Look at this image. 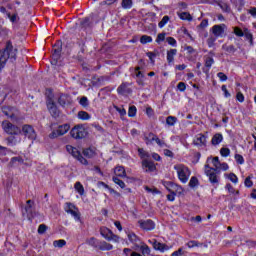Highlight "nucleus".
I'll use <instances>...</instances> for the list:
<instances>
[{"label": "nucleus", "instance_id": "6e6552de", "mask_svg": "<svg viewBox=\"0 0 256 256\" xmlns=\"http://www.w3.org/2000/svg\"><path fill=\"white\" fill-rule=\"evenodd\" d=\"M69 129H71V126L69 124H63L58 126L56 130H53L49 134L50 139H57V137H62V135H65L69 132Z\"/></svg>", "mask_w": 256, "mask_h": 256}, {"label": "nucleus", "instance_id": "4be33fe9", "mask_svg": "<svg viewBox=\"0 0 256 256\" xmlns=\"http://www.w3.org/2000/svg\"><path fill=\"white\" fill-rule=\"evenodd\" d=\"M98 248L100 249V251H111L113 249V246L110 243L102 241L99 243Z\"/></svg>", "mask_w": 256, "mask_h": 256}, {"label": "nucleus", "instance_id": "aec40b11", "mask_svg": "<svg viewBox=\"0 0 256 256\" xmlns=\"http://www.w3.org/2000/svg\"><path fill=\"white\" fill-rule=\"evenodd\" d=\"M84 157H87V159H93L97 155V151L95 148H86L83 150Z\"/></svg>", "mask_w": 256, "mask_h": 256}, {"label": "nucleus", "instance_id": "c9c22d12", "mask_svg": "<svg viewBox=\"0 0 256 256\" xmlns=\"http://www.w3.org/2000/svg\"><path fill=\"white\" fill-rule=\"evenodd\" d=\"M127 237L129 239V241L131 243H133L134 245L137 244V242L139 241V237H137L136 234L133 232H129Z\"/></svg>", "mask_w": 256, "mask_h": 256}, {"label": "nucleus", "instance_id": "f704fd0d", "mask_svg": "<svg viewBox=\"0 0 256 256\" xmlns=\"http://www.w3.org/2000/svg\"><path fill=\"white\" fill-rule=\"evenodd\" d=\"M175 123H177V117H175V116H168L166 118V124L169 127H174Z\"/></svg>", "mask_w": 256, "mask_h": 256}, {"label": "nucleus", "instance_id": "338daca9", "mask_svg": "<svg viewBox=\"0 0 256 256\" xmlns=\"http://www.w3.org/2000/svg\"><path fill=\"white\" fill-rule=\"evenodd\" d=\"M80 25H81V27H89V25H90L89 18L82 19L80 22Z\"/></svg>", "mask_w": 256, "mask_h": 256}, {"label": "nucleus", "instance_id": "5fc2aeb1", "mask_svg": "<svg viewBox=\"0 0 256 256\" xmlns=\"http://www.w3.org/2000/svg\"><path fill=\"white\" fill-rule=\"evenodd\" d=\"M220 154L222 155V157H229V155L231 154V150H229V148H221Z\"/></svg>", "mask_w": 256, "mask_h": 256}, {"label": "nucleus", "instance_id": "a878e982", "mask_svg": "<svg viewBox=\"0 0 256 256\" xmlns=\"http://www.w3.org/2000/svg\"><path fill=\"white\" fill-rule=\"evenodd\" d=\"M223 141V135L221 133H217L212 137L211 143L212 145H219Z\"/></svg>", "mask_w": 256, "mask_h": 256}, {"label": "nucleus", "instance_id": "0e129e2a", "mask_svg": "<svg viewBox=\"0 0 256 256\" xmlns=\"http://www.w3.org/2000/svg\"><path fill=\"white\" fill-rule=\"evenodd\" d=\"M45 231H47V225L45 224H40L38 227V233L39 235H43V233H45Z\"/></svg>", "mask_w": 256, "mask_h": 256}, {"label": "nucleus", "instance_id": "6e6d98bb", "mask_svg": "<svg viewBox=\"0 0 256 256\" xmlns=\"http://www.w3.org/2000/svg\"><path fill=\"white\" fill-rule=\"evenodd\" d=\"M235 159L236 163H238L239 165H243V163H245V159L241 154H235Z\"/></svg>", "mask_w": 256, "mask_h": 256}, {"label": "nucleus", "instance_id": "393cba45", "mask_svg": "<svg viewBox=\"0 0 256 256\" xmlns=\"http://www.w3.org/2000/svg\"><path fill=\"white\" fill-rule=\"evenodd\" d=\"M2 113H4V115H6V117H9L10 119H13V117H15V114L13 113V108L9 106L3 107Z\"/></svg>", "mask_w": 256, "mask_h": 256}, {"label": "nucleus", "instance_id": "473e14b6", "mask_svg": "<svg viewBox=\"0 0 256 256\" xmlns=\"http://www.w3.org/2000/svg\"><path fill=\"white\" fill-rule=\"evenodd\" d=\"M74 188L77 190L79 195H85V188L83 187V184H81V182H76Z\"/></svg>", "mask_w": 256, "mask_h": 256}, {"label": "nucleus", "instance_id": "5701e85b", "mask_svg": "<svg viewBox=\"0 0 256 256\" xmlns=\"http://www.w3.org/2000/svg\"><path fill=\"white\" fill-rule=\"evenodd\" d=\"M177 15L182 21H193V17L189 12H178Z\"/></svg>", "mask_w": 256, "mask_h": 256}, {"label": "nucleus", "instance_id": "b1692460", "mask_svg": "<svg viewBox=\"0 0 256 256\" xmlns=\"http://www.w3.org/2000/svg\"><path fill=\"white\" fill-rule=\"evenodd\" d=\"M61 57V49H54V53L52 54V65H57V61H59V58Z\"/></svg>", "mask_w": 256, "mask_h": 256}, {"label": "nucleus", "instance_id": "4d7b16f0", "mask_svg": "<svg viewBox=\"0 0 256 256\" xmlns=\"http://www.w3.org/2000/svg\"><path fill=\"white\" fill-rule=\"evenodd\" d=\"M228 179L232 182V183H235L237 184L238 181H239V178H237V175H235L234 173H230L228 175Z\"/></svg>", "mask_w": 256, "mask_h": 256}, {"label": "nucleus", "instance_id": "ea45409f", "mask_svg": "<svg viewBox=\"0 0 256 256\" xmlns=\"http://www.w3.org/2000/svg\"><path fill=\"white\" fill-rule=\"evenodd\" d=\"M141 251H142V255H150L151 254V248H149V246H147V244H143L140 247Z\"/></svg>", "mask_w": 256, "mask_h": 256}, {"label": "nucleus", "instance_id": "a18cd8bd", "mask_svg": "<svg viewBox=\"0 0 256 256\" xmlns=\"http://www.w3.org/2000/svg\"><path fill=\"white\" fill-rule=\"evenodd\" d=\"M128 115L130 117H135L137 115V107L135 106H130L128 110Z\"/></svg>", "mask_w": 256, "mask_h": 256}, {"label": "nucleus", "instance_id": "680f3d73", "mask_svg": "<svg viewBox=\"0 0 256 256\" xmlns=\"http://www.w3.org/2000/svg\"><path fill=\"white\" fill-rule=\"evenodd\" d=\"M209 26V20L204 19L201 21L200 25L198 26V29H206V27Z\"/></svg>", "mask_w": 256, "mask_h": 256}, {"label": "nucleus", "instance_id": "4468645a", "mask_svg": "<svg viewBox=\"0 0 256 256\" xmlns=\"http://www.w3.org/2000/svg\"><path fill=\"white\" fill-rule=\"evenodd\" d=\"M142 167L146 173H153V171L157 169V167H155V163L149 161L148 159H144L142 161Z\"/></svg>", "mask_w": 256, "mask_h": 256}, {"label": "nucleus", "instance_id": "de8ad7c7", "mask_svg": "<svg viewBox=\"0 0 256 256\" xmlns=\"http://www.w3.org/2000/svg\"><path fill=\"white\" fill-rule=\"evenodd\" d=\"M212 165L214 166V169H217L219 171V166L221 165V162L219 161V157H214L212 159Z\"/></svg>", "mask_w": 256, "mask_h": 256}, {"label": "nucleus", "instance_id": "9b49d317", "mask_svg": "<svg viewBox=\"0 0 256 256\" xmlns=\"http://www.w3.org/2000/svg\"><path fill=\"white\" fill-rule=\"evenodd\" d=\"M22 133L28 139L35 141L37 139V132H35V128L29 124H25L22 126Z\"/></svg>", "mask_w": 256, "mask_h": 256}, {"label": "nucleus", "instance_id": "e433bc0d", "mask_svg": "<svg viewBox=\"0 0 256 256\" xmlns=\"http://www.w3.org/2000/svg\"><path fill=\"white\" fill-rule=\"evenodd\" d=\"M152 42H153V38L151 36L143 35L140 38V43H142V45H147V43H152Z\"/></svg>", "mask_w": 256, "mask_h": 256}, {"label": "nucleus", "instance_id": "72a5a7b5", "mask_svg": "<svg viewBox=\"0 0 256 256\" xmlns=\"http://www.w3.org/2000/svg\"><path fill=\"white\" fill-rule=\"evenodd\" d=\"M138 155L145 161V159H149V152L145 151L143 148H138Z\"/></svg>", "mask_w": 256, "mask_h": 256}, {"label": "nucleus", "instance_id": "7c9ffc66", "mask_svg": "<svg viewBox=\"0 0 256 256\" xmlns=\"http://www.w3.org/2000/svg\"><path fill=\"white\" fill-rule=\"evenodd\" d=\"M204 61H205V67H207L208 69H211L213 63H215V60L211 56H205Z\"/></svg>", "mask_w": 256, "mask_h": 256}, {"label": "nucleus", "instance_id": "864d4df0", "mask_svg": "<svg viewBox=\"0 0 256 256\" xmlns=\"http://www.w3.org/2000/svg\"><path fill=\"white\" fill-rule=\"evenodd\" d=\"M166 33H159L156 38V43H163L165 41Z\"/></svg>", "mask_w": 256, "mask_h": 256}, {"label": "nucleus", "instance_id": "412c9836", "mask_svg": "<svg viewBox=\"0 0 256 256\" xmlns=\"http://www.w3.org/2000/svg\"><path fill=\"white\" fill-rule=\"evenodd\" d=\"M114 173L116 177H127V173L125 172V168L123 166H117L114 169Z\"/></svg>", "mask_w": 256, "mask_h": 256}, {"label": "nucleus", "instance_id": "cd10ccee", "mask_svg": "<svg viewBox=\"0 0 256 256\" xmlns=\"http://www.w3.org/2000/svg\"><path fill=\"white\" fill-rule=\"evenodd\" d=\"M157 135H155L154 133H148L147 135L144 136V139L146 141V145H152L153 141H155V137Z\"/></svg>", "mask_w": 256, "mask_h": 256}, {"label": "nucleus", "instance_id": "2eb2a0df", "mask_svg": "<svg viewBox=\"0 0 256 256\" xmlns=\"http://www.w3.org/2000/svg\"><path fill=\"white\" fill-rule=\"evenodd\" d=\"M212 33L215 37H221L225 33V24L214 25L212 27Z\"/></svg>", "mask_w": 256, "mask_h": 256}, {"label": "nucleus", "instance_id": "a211bd4d", "mask_svg": "<svg viewBox=\"0 0 256 256\" xmlns=\"http://www.w3.org/2000/svg\"><path fill=\"white\" fill-rule=\"evenodd\" d=\"M153 247L154 249H156V251H161V253H165V251H169L170 249L169 246H167V244L157 242V240L154 241Z\"/></svg>", "mask_w": 256, "mask_h": 256}, {"label": "nucleus", "instance_id": "79ce46f5", "mask_svg": "<svg viewBox=\"0 0 256 256\" xmlns=\"http://www.w3.org/2000/svg\"><path fill=\"white\" fill-rule=\"evenodd\" d=\"M112 180L116 183V185H119L121 189H125V182H123V180L119 179L117 176H114Z\"/></svg>", "mask_w": 256, "mask_h": 256}, {"label": "nucleus", "instance_id": "f3484780", "mask_svg": "<svg viewBox=\"0 0 256 256\" xmlns=\"http://www.w3.org/2000/svg\"><path fill=\"white\" fill-rule=\"evenodd\" d=\"M194 145H196L197 147H201L203 145H205V143H207V138L205 137V135L203 134H198L194 141H193Z\"/></svg>", "mask_w": 256, "mask_h": 256}, {"label": "nucleus", "instance_id": "49530a36", "mask_svg": "<svg viewBox=\"0 0 256 256\" xmlns=\"http://www.w3.org/2000/svg\"><path fill=\"white\" fill-rule=\"evenodd\" d=\"M79 104H80L82 107H89V99H87L86 96H83V97L80 99Z\"/></svg>", "mask_w": 256, "mask_h": 256}, {"label": "nucleus", "instance_id": "f03ea898", "mask_svg": "<svg viewBox=\"0 0 256 256\" xmlns=\"http://www.w3.org/2000/svg\"><path fill=\"white\" fill-rule=\"evenodd\" d=\"M204 173L208 176L209 181L212 185H219V170L214 169L213 167L209 166V164H206L204 166Z\"/></svg>", "mask_w": 256, "mask_h": 256}, {"label": "nucleus", "instance_id": "f257e3e1", "mask_svg": "<svg viewBox=\"0 0 256 256\" xmlns=\"http://www.w3.org/2000/svg\"><path fill=\"white\" fill-rule=\"evenodd\" d=\"M15 63L17 61V48L13 47L11 41H7L5 48L0 50V73L3 71L7 62Z\"/></svg>", "mask_w": 256, "mask_h": 256}, {"label": "nucleus", "instance_id": "09e8293b", "mask_svg": "<svg viewBox=\"0 0 256 256\" xmlns=\"http://www.w3.org/2000/svg\"><path fill=\"white\" fill-rule=\"evenodd\" d=\"M172 193H174V195H183V188L176 184Z\"/></svg>", "mask_w": 256, "mask_h": 256}, {"label": "nucleus", "instance_id": "e2e57ef3", "mask_svg": "<svg viewBox=\"0 0 256 256\" xmlns=\"http://www.w3.org/2000/svg\"><path fill=\"white\" fill-rule=\"evenodd\" d=\"M234 34L237 36V37H243V35H245L243 33V30H241V28L239 27H234Z\"/></svg>", "mask_w": 256, "mask_h": 256}, {"label": "nucleus", "instance_id": "8fccbe9b", "mask_svg": "<svg viewBox=\"0 0 256 256\" xmlns=\"http://www.w3.org/2000/svg\"><path fill=\"white\" fill-rule=\"evenodd\" d=\"M198 184H199V179H197V177L193 176L190 179L189 187H197Z\"/></svg>", "mask_w": 256, "mask_h": 256}, {"label": "nucleus", "instance_id": "a19ab883", "mask_svg": "<svg viewBox=\"0 0 256 256\" xmlns=\"http://www.w3.org/2000/svg\"><path fill=\"white\" fill-rule=\"evenodd\" d=\"M169 23V16H164L163 18H162V20L158 23V27L160 28V29H163V27L165 26V25H167Z\"/></svg>", "mask_w": 256, "mask_h": 256}, {"label": "nucleus", "instance_id": "58836bf2", "mask_svg": "<svg viewBox=\"0 0 256 256\" xmlns=\"http://www.w3.org/2000/svg\"><path fill=\"white\" fill-rule=\"evenodd\" d=\"M218 5H219L220 9L225 11L226 13H229V11H231L229 4H227L225 2H219Z\"/></svg>", "mask_w": 256, "mask_h": 256}, {"label": "nucleus", "instance_id": "20e7f679", "mask_svg": "<svg viewBox=\"0 0 256 256\" xmlns=\"http://www.w3.org/2000/svg\"><path fill=\"white\" fill-rule=\"evenodd\" d=\"M66 150L70 155H72V157H74V159H77V161H79V163H81L82 165H89L87 159H85L83 155H81V152L76 147H73L72 145H67Z\"/></svg>", "mask_w": 256, "mask_h": 256}, {"label": "nucleus", "instance_id": "423d86ee", "mask_svg": "<svg viewBox=\"0 0 256 256\" xmlns=\"http://www.w3.org/2000/svg\"><path fill=\"white\" fill-rule=\"evenodd\" d=\"M46 105L50 115L54 117V119H57V117L61 115L59 108H57V104H55V101L53 100V96L47 98Z\"/></svg>", "mask_w": 256, "mask_h": 256}, {"label": "nucleus", "instance_id": "c85d7f7f", "mask_svg": "<svg viewBox=\"0 0 256 256\" xmlns=\"http://www.w3.org/2000/svg\"><path fill=\"white\" fill-rule=\"evenodd\" d=\"M78 119H81V121H89V119H91V115L85 111H79Z\"/></svg>", "mask_w": 256, "mask_h": 256}, {"label": "nucleus", "instance_id": "6ab92c4d", "mask_svg": "<svg viewBox=\"0 0 256 256\" xmlns=\"http://www.w3.org/2000/svg\"><path fill=\"white\" fill-rule=\"evenodd\" d=\"M135 76L137 77V83L138 85L144 86L145 83L143 82V78L145 77V74H143V72H141V67L137 66L135 68Z\"/></svg>", "mask_w": 256, "mask_h": 256}, {"label": "nucleus", "instance_id": "2f4dec72", "mask_svg": "<svg viewBox=\"0 0 256 256\" xmlns=\"http://www.w3.org/2000/svg\"><path fill=\"white\" fill-rule=\"evenodd\" d=\"M122 9H131L133 7V0H122Z\"/></svg>", "mask_w": 256, "mask_h": 256}, {"label": "nucleus", "instance_id": "0eeeda50", "mask_svg": "<svg viewBox=\"0 0 256 256\" xmlns=\"http://www.w3.org/2000/svg\"><path fill=\"white\" fill-rule=\"evenodd\" d=\"M100 234L106 241H113V243H119V236L113 233L109 228L107 227H101L100 228Z\"/></svg>", "mask_w": 256, "mask_h": 256}, {"label": "nucleus", "instance_id": "c03bdc74", "mask_svg": "<svg viewBox=\"0 0 256 256\" xmlns=\"http://www.w3.org/2000/svg\"><path fill=\"white\" fill-rule=\"evenodd\" d=\"M186 245L189 249H193V247H201L202 244L195 240H191Z\"/></svg>", "mask_w": 256, "mask_h": 256}, {"label": "nucleus", "instance_id": "ddd939ff", "mask_svg": "<svg viewBox=\"0 0 256 256\" xmlns=\"http://www.w3.org/2000/svg\"><path fill=\"white\" fill-rule=\"evenodd\" d=\"M58 103L61 105V107H66V105H71L73 100L68 94H60L58 97Z\"/></svg>", "mask_w": 256, "mask_h": 256}, {"label": "nucleus", "instance_id": "69168bd1", "mask_svg": "<svg viewBox=\"0 0 256 256\" xmlns=\"http://www.w3.org/2000/svg\"><path fill=\"white\" fill-rule=\"evenodd\" d=\"M217 77L220 79V81H222V83H224L225 81H227V76H226L225 73H223V72L217 73Z\"/></svg>", "mask_w": 256, "mask_h": 256}, {"label": "nucleus", "instance_id": "bb28decb", "mask_svg": "<svg viewBox=\"0 0 256 256\" xmlns=\"http://www.w3.org/2000/svg\"><path fill=\"white\" fill-rule=\"evenodd\" d=\"M175 55H177V49H170L167 52V61H168V63H173Z\"/></svg>", "mask_w": 256, "mask_h": 256}, {"label": "nucleus", "instance_id": "9d476101", "mask_svg": "<svg viewBox=\"0 0 256 256\" xmlns=\"http://www.w3.org/2000/svg\"><path fill=\"white\" fill-rule=\"evenodd\" d=\"M65 212L69 213L70 215H72V217H74V219L76 221H80L81 219V214L79 213V208H77V206H75V204L71 203V202H67L65 204Z\"/></svg>", "mask_w": 256, "mask_h": 256}, {"label": "nucleus", "instance_id": "052dcab7", "mask_svg": "<svg viewBox=\"0 0 256 256\" xmlns=\"http://www.w3.org/2000/svg\"><path fill=\"white\" fill-rule=\"evenodd\" d=\"M88 244L91 245V247H99V241L95 238H90Z\"/></svg>", "mask_w": 256, "mask_h": 256}, {"label": "nucleus", "instance_id": "603ef678", "mask_svg": "<svg viewBox=\"0 0 256 256\" xmlns=\"http://www.w3.org/2000/svg\"><path fill=\"white\" fill-rule=\"evenodd\" d=\"M26 203H27V205L25 207V212L29 214L32 211L33 201L32 200H28Z\"/></svg>", "mask_w": 256, "mask_h": 256}, {"label": "nucleus", "instance_id": "39448f33", "mask_svg": "<svg viewBox=\"0 0 256 256\" xmlns=\"http://www.w3.org/2000/svg\"><path fill=\"white\" fill-rule=\"evenodd\" d=\"M70 135L73 139H85L87 137V130L83 125L78 124L71 129Z\"/></svg>", "mask_w": 256, "mask_h": 256}, {"label": "nucleus", "instance_id": "37998d69", "mask_svg": "<svg viewBox=\"0 0 256 256\" xmlns=\"http://www.w3.org/2000/svg\"><path fill=\"white\" fill-rule=\"evenodd\" d=\"M6 15L8 19H10L11 23H17V21H19V16L17 14L11 15V13L7 12Z\"/></svg>", "mask_w": 256, "mask_h": 256}, {"label": "nucleus", "instance_id": "1a4fd4ad", "mask_svg": "<svg viewBox=\"0 0 256 256\" xmlns=\"http://www.w3.org/2000/svg\"><path fill=\"white\" fill-rule=\"evenodd\" d=\"M2 127L8 135H19V133H21V129L18 126H15L7 120L2 122Z\"/></svg>", "mask_w": 256, "mask_h": 256}, {"label": "nucleus", "instance_id": "4c0bfd02", "mask_svg": "<svg viewBox=\"0 0 256 256\" xmlns=\"http://www.w3.org/2000/svg\"><path fill=\"white\" fill-rule=\"evenodd\" d=\"M54 247H58V249H62V247H65L67 245V241L61 239V240H55L53 242Z\"/></svg>", "mask_w": 256, "mask_h": 256}, {"label": "nucleus", "instance_id": "7ed1b4c3", "mask_svg": "<svg viewBox=\"0 0 256 256\" xmlns=\"http://www.w3.org/2000/svg\"><path fill=\"white\" fill-rule=\"evenodd\" d=\"M175 171H177L178 179L181 183H187L189 177L191 176V171L189 168L183 164H178L174 166Z\"/></svg>", "mask_w": 256, "mask_h": 256}, {"label": "nucleus", "instance_id": "dca6fc26", "mask_svg": "<svg viewBox=\"0 0 256 256\" xmlns=\"http://www.w3.org/2000/svg\"><path fill=\"white\" fill-rule=\"evenodd\" d=\"M117 93L119 95H127V93H131V88H129V83L124 82L117 88Z\"/></svg>", "mask_w": 256, "mask_h": 256}, {"label": "nucleus", "instance_id": "13d9d810", "mask_svg": "<svg viewBox=\"0 0 256 256\" xmlns=\"http://www.w3.org/2000/svg\"><path fill=\"white\" fill-rule=\"evenodd\" d=\"M215 41H217V38L213 37V36H210L208 39H207V45L208 47H213L215 45Z\"/></svg>", "mask_w": 256, "mask_h": 256}, {"label": "nucleus", "instance_id": "3c124183", "mask_svg": "<svg viewBox=\"0 0 256 256\" xmlns=\"http://www.w3.org/2000/svg\"><path fill=\"white\" fill-rule=\"evenodd\" d=\"M145 191L147 193H152L153 195H158V193H161L157 188H149V186H145Z\"/></svg>", "mask_w": 256, "mask_h": 256}, {"label": "nucleus", "instance_id": "c756f323", "mask_svg": "<svg viewBox=\"0 0 256 256\" xmlns=\"http://www.w3.org/2000/svg\"><path fill=\"white\" fill-rule=\"evenodd\" d=\"M164 187H166L167 191H169V193H173V191H175V187H177V184L173 183V182H164L163 183Z\"/></svg>", "mask_w": 256, "mask_h": 256}, {"label": "nucleus", "instance_id": "bf43d9fd", "mask_svg": "<svg viewBox=\"0 0 256 256\" xmlns=\"http://www.w3.org/2000/svg\"><path fill=\"white\" fill-rule=\"evenodd\" d=\"M154 141H155V143H157V145L159 147H167V144L164 141H162L161 139H159V137H157V136H155Z\"/></svg>", "mask_w": 256, "mask_h": 256}, {"label": "nucleus", "instance_id": "774afa93", "mask_svg": "<svg viewBox=\"0 0 256 256\" xmlns=\"http://www.w3.org/2000/svg\"><path fill=\"white\" fill-rule=\"evenodd\" d=\"M182 255H183V248H179L177 251L171 254V256H182Z\"/></svg>", "mask_w": 256, "mask_h": 256}, {"label": "nucleus", "instance_id": "f8f14e48", "mask_svg": "<svg viewBox=\"0 0 256 256\" xmlns=\"http://www.w3.org/2000/svg\"><path fill=\"white\" fill-rule=\"evenodd\" d=\"M138 224L141 229H144L145 231H153V229H155V222H153L151 219L139 220Z\"/></svg>", "mask_w": 256, "mask_h": 256}]
</instances>
